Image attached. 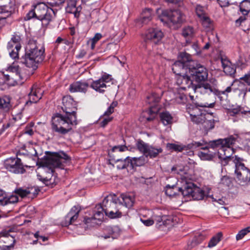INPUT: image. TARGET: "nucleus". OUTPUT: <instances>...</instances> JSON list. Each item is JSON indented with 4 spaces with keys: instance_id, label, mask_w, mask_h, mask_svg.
I'll return each instance as SVG.
<instances>
[{
    "instance_id": "29",
    "label": "nucleus",
    "mask_w": 250,
    "mask_h": 250,
    "mask_svg": "<svg viewBox=\"0 0 250 250\" xmlns=\"http://www.w3.org/2000/svg\"><path fill=\"white\" fill-rule=\"evenodd\" d=\"M107 231L109 233L108 235L104 234L102 235L101 237L104 239H107L110 237L112 239H115L119 236L121 231L120 229L117 226L109 227L107 228Z\"/></svg>"
},
{
    "instance_id": "55",
    "label": "nucleus",
    "mask_w": 250,
    "mask_h": 250,
    "mask_svg": "<svg viewBox=\"0 0 250 250\" xmlns=\"http://www.w3.org/2000/svg\"><path fill=\"white\" fill-rule=\"evenodd\" d=\"M195 10L197 15L200 18L206 15L205 12L204 7L200 5H197L196 6Z\"/></svg>"
},
{
    "instance_id": "46",
    "label": "nucleus",
    "mask_w": 250,
    "mask_h": 250,
    "mask_svg": "<svg viewBox=\"0 0 250 250\" xmlns=\"http://www.w3.org/2000/svg\"><path fill=\"white\" fill-rule=\"evenodd\" d=\"M175 100L178 104H185L187 101V97L183 93L178 92L175 94Z\"/></svg>"
},
{
    "instance_id": "34",
    "label": "nucleus",
    "mask_w": 250,
    "mask_h": 250,
    "mask_svg": "<svg viewBox=\"0 0 250 250\" xmlns=\"http://www.w3.org/2000/svg\"><path fill=\"white\" fill-rule=\"evenodd\" d=\"M153 14L150 9H145L142 13L141 22L143 24H147L151 20Z\"/></svg>"
},
{
    "instance_id": "31",
    "label": "nucleus",
    "mask_w": 250,
    "mask_h": 250,
    "mask_svg": "<svg viewBox=\"0 0 250 250\" xmlns=\"http://www.w3.org/2000/svg\"><path fill=\"white\" fill-rule=\"evenodd\" d=\"M112 160H114L116 163H118L119 164L117 165V167L119 169L125 168L129 166H131V158L129 157H127L124 159H116L113 158Z\"/></svg>"
},
{
    "instance_id": "15",
    "label": "nucleus",
    "mask_w": 250,
    "mask_h": 250,
    "mask_svg": "<svg viewBox=\"0 0 250 250\" xmlns=\"http://www.w3.org/2000/svg\"><path fill=\"white\" fill-rule=\"evenodd\" d=\"M216 84L210 83L208 82H202L195 84L193 87V90L196 93L201 94H210L212 93L216 94L217 90L215 88Z\"/></svg>"
},
{
    "instance_id": "32",
    "label": "nucleus",
    "mask_w": 250,
    "mask_h": 250,
    "mask_svg": "<svg viewBox=\"0 0 250 250\" xmlns=\"http://www.w3.org/2000/svg\"><path fill=\"white\" fill-rule=\"evenodd\" d=\"M11 107L10 99L8 96H4L0 97V109L7 112Z\"/></svg>"
},
{
    "instance_id": "63",
    "label": "nucleus",
    "mask_w": 250,
    "mask_h": 250,
    "mask_svg": "<svg viewBox=\"0 0 250 250\" xmlns=\"http://www.w3.org/2000/svg\"><path fill=\"white\" fill-rule=\"evenodd\" d=\"M224 71L226 74L231 75L234 73L235 69L232 66V64H231V65L228 66L226 68H224Z\"/></svg>"
},
{
    "instance_id": "16",
    "label": "nucleus",
    "mask_w": 250,
    "mask_h": 250,
    "mask_svg": "<svg viewBox=\"0 0 250 250\" xmlns=\"http://www.w3.org/2000/svg\"><path fill=\"white\" fill-rule=\"evenodd\" d=\"M188 113L190 115L191 120L197 124H202L207 119V114L205 112H202L200 109L195 107L191 109H190L188 111Z\"/></svg>"
},
{
    "instance_id": "23",
    "label": "nucleus",
    "mask_w": 250,
    "mask_h": 250,
    "mask_svg": "<svg viewBox=\"0 0 250 250\" xmlns=\"http://www.w3.org/2000/svg\"><path fill=\"white\" fill-rule=\"evenodd\" d=\"M56 14V11L48 6L47 9L43 14V16H41L39 20L41 21L42 24L47 26L54 19Z\"/></svg>"
},
{
    "instance_id": "54",
    "label": "nucleus",
    "mask_w": 250,
    "mask_h": 250,
    "mask_svg": "<svg viewBox=\"0 0 250 250\" xmlns=\"http://www.w3.org/2000/svg\"><path fill=\"white\" fill-rule=\"evenodd\" d=\"M209 146L210 147L212 148H222V142L221 139H218L216 140H213L212 141H210L209 143Z\"/></svg>"
},
{
    "instance_id": "1",
    "label": "nucleus",
    "mask_w": 250,
    "mask_h": 250,
    "mask_svg": "<svg viewBox=\"0 0 250 250\" xmlns=\"http://www.w3.org/2000/svg\"><path fill=\"white\" fill-rule=\"evenodd\" d=\"M70 158L63 151L50 153L45 160V163L47 167H49V172L47 175H42L38 174V179L42 181L46 186H53L54 179H53V169L52 168L59 167L63 168L64 164L70 161Z\"/></svg>"
},
{
    "instance_id": "5",
    "label": "nucleus",
    "mask_w": 250,
    "mask_h": 250,
    "mask_svg": "<svg viewBox=\"0 0 250 250\" xmlns=\"http://www.w3.org/2000/svg\"><path fill=\"white\" fill-rule=\"evenodd\" d=\"M161 14L159 16V19L164 23L170 22L173 24L182 23L185 20L184 15L179 10H161L157 9V13Z\"/></svg>"
},
{
    "instance_id": "41",
    "label": "nucleus",
    "mask_w": 250,
    "mask_h": 250,
    "mask_svg": "<svg viewBox=\"0 0 250 250\" xmlns=\"http://www.w3.org/2000/svg\"><path fill=\"white\" fill-rule=\"evenodd\" d=\"M223 234L222 232H218L215 235L213 236L208 243V247L212 248L215 246L222 239Z\"/></svg>"
},
{
    "instance_id": "59",
    "label": "nucleus",
    "mask_w": 250,
    "mask_h": 250,
    "mask_svg": "<svg viewBox=\"0 0 250 250\" xmlns=\"http://www.w3.org/2000/svg\"><path fill=\"white\" fill-rule=\"evenodd\" d=\"M171 170L177 174H182L184 173L185 168L183 166L176 165L172 167Z\"/></svg>"
},
{
    "instance_id": "43",
    "label": "nucleus",
    "mask_w": 250,
    "mask_h": 250,
    "mask_svg": "<svg viewBox=\"0 0 250 250\" xmlns=\"http://www.w3.org/2000/svg\"><path fill=\"white\" fill-rule=\"evenodd\" d=\"M207 119L203 122L202 125H203L204 128L208 131V130L214 128V119H211L208 120V115L207 114Z\"/></svg>"
},
{
    "instance_id": "10",
    "label": "nucleus",
    "mask_w": 250,
    "mask_h": 250,
    "mask_svg": "<svg viewBox=\"0 0 250 250\" xmlns=\"http://www.w3.org/2000/svg\"><path fill=\"white\" fill-rule=\"evenodd\" d=\"M4 167L15 174H22L25 171L21 160L18 158H9L4 161Z\"/></svg>"
},
{
    "instance_id": "26",
    "label": "nucleus",
    "mask_w": 250,
    "mask_h": 250,
    "mask_svg": "<svg viewBox=\"0 0 250 250\" xmlns=\"http://www.w3.org/2000/svg\"><path fill=\"white\" fill-rule=\"evenodd\" d=\"M172 69L173 72L178 76L184 74L185 72H187V70H189V67L186 64L182 63L181 62L176 61L173 64Z\"/></svg>"
},
{
    "instance_id": "7",
    "label": "nucleus",
    "mask_w": 250,
    "mask_h": 250,
    "mask_svg": "<svg viewBox=\"0 0 250 250\" xmlns=\"http://www.w3.org/2000/svg\"><path fill=\"white\" fill-rule=\"evenodd\" d=\"M237 138L231 136L224 139H221L222 148L218 149V157L220 159L223 160L227 163V161L230 159V157L233 152L232 146L236 141Z\"/></svg>"
},
{
    "instance_id": "19",
    "label": "nucleus",
    "mask_w": 250,
    "mask_h": 250,
    "mask_svg": "<svg viewBox=\"0 0 250 250\" xmlns=\"http://www.w3.org/2000/svg\"><path fill=\"white\" fill-rule=\"evenodd\" d=\"M176 83L180 86V88L183 90L189 88L193 90V87L195 85V84H193L190 77L185 74L177 77Z\"/></svg>"
},
{
    "instance_id": "47",
    "label": "nucleus",
    "mask_w": 250,
    "mask_h": 250,
    "mask_svg": "<svg viewBox=\"0 0 250 250\" xmlns=\"http://www.w3.org/2000/svg\"><path fill=\"white\" fill-rule=\"evenodd\" d=\"M18 197L17 195H12L9 197H4L2 206L7 205L9 204H14L18 201Z\"/></svg>"
},
{
    "instance_id": "18",
    "label": "nucleus",
    "mask_w": 250,
    "mask_h": 250,
    "mask_svg": "<svg viewBox=\"0 0 250 250\" xmlns=\"http://www.w3.org/2000/svg\"><path fill=\"white\" fill-rule=\"evenodd\" d=\"M163 36V33L159 29L150 28L147 30L146 33L145 40L157 43L161 40Z\"/></svg>"
},
{
    "instance_id": "45",
    "label": "nucleus",
    "mask_w": 250,
    "mask_h": 250,
    "mask_svg": "<svg viewBox=\"0 0 250 250\" xmlns=\"http://www.w3.org/2000/svg\"><path fill=\"white\" fill-rule=\"evenodd\" d=\"M21 41V37L18 35H14L11 38V41L9 42V44L11 45L12 43H14L15 45V49H20L21 45L20 42Z\"/></svg>"
},
{
    "instance_id": "57",
    "label": "nucleus",
    "mask_w": 250,
    "mask_h": 250,
    "mask_svg": "<svg viewBox=\"0 0 250 250\" xmlns=\"http://www.w3.org/2000/svg\"><path fill=\"white\" fill-rule=\"evenodd\" d=\"M243 107L240 106H238L236 108H234L231 109H229L228 111V113L230 116H235L236 114L240 113L242 115V110H243Z\"/></svg>"
},
{
    "instance_id": "9",
    "label": "nucleus",
    "mask_w": 250,
    "mask_h": 250,
    "mask_svg": "<svg viewBox=\"0 0 250 250\" xmlns=\"http://www.w3.org/2000/svg\"><path fill=\"white\" fill-rule=\"evenodd\" d=\"M189 73L197 83L205 82L208 78V71L203 65L198 64L195 67H189Z\"/></svg>"
},
{
    "instance_id": "38",
    "label": "nucleus",
    "mask_w": 250,
    "mask_h": 250,
    "mask_svg": "<svg viewBox=\"0 0 250 250\" xmlns=\"http://www.w3.org/2000/svg\"><path fill=\"white\" fill-rule=\"evenodd\" d=\"M142 156L140 157H134L131 158V167H140L144 165L146 162V158Z\"/></svg>"
},
{
    "instance_id": "64",
    "label": "nucleus",
    "mask_w": 250,
    "mask_h": 250,
    "mask_svg": "<svg viewBox=\"0 0 250 250\" xmlns=\"http://www.w3.org/2000/svg\"><path fill=\"white\" fill-rule=\"evenodd\" d=\"M140 220L146 226H150L154 224V220L151 219H144L141 218Z\"/></svg>"
},
{
    "instance_id": "27",
    "label": "nucleus",
    "mask_w": 250,
    "mask_h": 250,
    "mask_svg": "<svg viewBox=\"0 0 250 250\" xmlns=\"http://www.w3.org/2000/svg\"><path fill=\"white\" fill-rule=\"evenodd\" d=\"M154 222L155 221L157 223H163L164 225H173L172 222L174 220L176 221L177 217H172V216H158V215H153V216Z\"/></svg>"
},
{
    "instance_id": "52",
    "label": "nucleus",
    "mask_w": 250,
    "mask_h": 250,
    "mask_svg": "<svg viewBox=\"0 0 250 250\" xmlns=\"http://www.w3.org/2000/svg\"><path fill=\"white\" fill-rule=\"evenodd\" d=\"M249 232H250V226L242 229L238 232L236 236L237 240L242 239Z\"/></svg>"
},
{
    "instance_id": "25",
    "label": "nucleus",
    "mask_w": 250,
    "mask_h": 250,
    "mask_svg": "<svg viewBox=\"0 0 250 250\" xmlns=\"http://www.w3.org/2000/svg\"><path fill=\"white\" fill-rule=\"evenodd\" d=\"M81 208L78 206L73 207L67 214L65 220L69 222V224H72L78 218Z\"/></svg>"
},
{
    "instance_id": "60",
    "label": "nucleus",
    "mask_w": 250,
    "mask_h": 250,
    "mask_svg": "<svg viewBox=\"0 0 250 250\" xmlns=\"http://www.w3.org/2000/svg\"><path fill=\"white\" fill-rule=\"evenodd\" d=\"M220 59L223 69L228 66L231 65V62L226 56H221Z\"/></svg>"
},
{
    "instance_id": "11",
    "label": "nucleus",
    "mask_w": 250,
    "mask_h": 250,
    "mask_svg": "<svg viewBox=\"0 0 250 250\" xmlns=\"http://www.w3.org/2000/svg\"><path fill=\"white\" fill-rule=\"evenodd\" d=\"M111 75L105 73L98 80L93 81L90 87L98 92L103 93L105 89L109 86V83H113Z\"/></svg>"
},
{
    "instance_id": "50",
    "label": "nucleus",
    "mask_w": 250,
    "mask_h": 250,
    "mask_svg": "<svg viewBox=\"0 0 250 250\" xmlns=\"http://www.w3.org/2000/svg\"><path fill=\"white\" fill-rule=\"evenodd\" d=\"M167 147L169 149L173 150L174 151L179 152L182 151L185 148V147L183 146L170 143L167 144Z\"/></svg>"
},
{
    "instance_id": "2",
    "label": "nucleus",
    "mask_w": 250,
    "mask_h": 250,
    "mask_svg": "<svg viewBox=\"0 0 250 250\" xmlns=\"http://www.w3.org/2000/svg\"><path fill=\"white\" fill-rule=\"evenodd\" d=\"M45 49L43 45L36 41L30 40L26 48L25 57L22 63L27 67L36 69L44 59Z\"/></svg>"
},
{
    "instance_id": "35",
    "label": "nucleus",
    "mask_w": 250,
    "mask_h": 250,
    "mask_svg": "<svg viewBox=\"0 0 250 250\" xmlns=\"http://www.w3.org/2000/svg\"><path fill=\"white\" fill-rule=\"evenodd\" d=\"M160 118L162 123L165 125H170L172 123L173 117L167 111H164L160 114Z\"/></svg>"
},
{
    "instance_id": "40",
    "label": "nucleus",
    "mask_w": 250,
    "mask_h": 250,
    "mask_svg": "<svg viewBox=\"0 0 250 250\" xmlns=\"http://www.w3.org/2000/svg\"><path fill=\"white\" fill-rule=\"evenodd\" d=\"M204 191L199 188H194L193 189L191 197L193 200H200L204 198Z\"/></svg>"
},
{
    "instance_id": "3",
    "label": "nucleus",
    "mask_w": 250,
    "mask_h": 250,
    "mask_svg": "<svg viewBox=\"0 0 250 250\" xmlns=\"http://www.w3.org/2000/svg\"><path fill=\"white\" fill-rule=\"evenodd\" d=\"M77 124V116L57 114L52 117L51 125L53 131L61 134H65Z\"/></svg>"
},
{
    "instance_id": "44",
    "label": "nucleus",
    "mask_w": 250,
    "mask_h": 250,
    "mask_svg": "<svg viewBox=\"0 0 250 250\" xmlns=\"http://www.w3.org/2000/svg\"><path fill=\"white\" fill-rule=\"evenodd\" d=\"M176 191H178V188L177 187H170L168 185L166 187L165 193L167 196L172 197L176 195Z\"/></svg>"
},
{
    "instance_id": "51",
    "label": "nucleus",
    "mask_w": 250,
    "mask_h": 250,
    "mask_svg": "<svg viewBox=\"0 0 250 250\" xmlns=\"http://www.w3.org/2000/svg\"><path fill=\"white\" fill-rule=\"evenodd\" d=\"M126 150H127V147L125 145L114 146V147H112L111 151L109 152V155L110 157L111 158L112 157V152H115L117 150H118L120 152H123Z\"/></svg>"
},
{
    "instance_id": "22",
    "label": "nucleus",
    "mask_w": 250,
    "mask_h": 250,
    "mask_svg": "<svg viewBox=\"0 0 250 250\" xmlns=\"http://www.w3.org/2000/svg\"><path fill=\"white\" fill-rule=\"evenodd\" d=\"M43 93V90L40 88L37 87L36 86H34L32 87L31 91L28 94L29 101L31 103H36L42 97Z\"/></svg>"
},
{
    "instance_id": "39",
    "label": "nucleus",
    "mask_w": 250,
    "mask_h": 250,
    "mask_svg": "<svg viewBox=\"0 0 250 250\" xmlns=\"http://www.w3.org/2000/svg\"><path fill=\"white\" fill-rule=\"evenodd\" d=\"M240 9L244 16L247 15L250 11V1L248 0H243L240 3Z\"/></svg>"
},
{
    "instance_id": "12",
    "label": "nucleus",
    "mask_w": 250,
    "mask_h": 250,
    "mask_svg": "<svg viewBox=\"0 0 250 250\" xmlns=\"http://www.w3.org/2000/svg\"><path fill=\"white\" fill-rule=\"evenodd\" d=\"M136 146L141 152H143L146 157L155 158L163 151L161 147H155L152 146H149L145 143L143 141L139 140L137 142Z\"/></svg>"
},
{
    "instance_id": "56",
    "label": "nucleus",
    "mask_w": 250,
    "mask_h": 250,
    "mask_svg": "<svg viewBox=\"0 0 250 250\" xmlns=\"http://www.w3.org/2000/svg\"><path fill=\"white\" fill-rule=\"evenodd\" d=\"M200 19L204 27L206 28H209L210 27L211 24V20L207 15L201 18Z\"/></svg>"
},
{
    "instance_id": "62",
    "label": "nucleus",
    "mask_w": 250,
    "mask_h": 250,
    "mask_svg": "<svg viewBox=\"0 0 250 250\" xmlns=\"http://www.w3.org/2000/svg\"><path fill=\"white\" fill-rule=\"evenodd\" d=\"M20 50V49H11L10 50H8L10 56L14 59L18 58V57H19L18 52Z\"/></svg>"
},
{
    "instance_id": "28",
    "label": "nucleus",
    "mask_w": 250,
    "mask_h": 250,
    "mask_svg": "<svg viewBox=\"0 0 250 250\" xmlns=\"http://www.w3.org/2000/svg\"><path fill=\"white\" fill-rule=\"evenodd\" d=\"M104 207L102 204L97 205L93 210V216L95 220L101 221L104 218L103 211Z\"/></svg>"
},
{
    "instance_id": "61",
    "label": "nucleus",
    "mask_w": 250,
    "mask_h": 250,
    "mask_svg": "<svg viewBox=\"0 0 250 250\" xmlns=\"http://www.w3.org/2000/svg\"><path fill=\"white\" fill-rule=\"evenodd\" d=\"M241 80L244 81L249 85H250V71L246 74L243 77L240 78ZM248 91L250 92V87L248 90Z\"/></svg>"
},
{
    "instance_id": "14",
    "label": "nucleus",
    "mask_w": 250,
    "mask_h": 250,
    "mask_svg": "<svg viewBox=\"0 0 250 250\" xmlns=\"http://www.w3.org/2000/svg\"><path fill=\"white\" fill-rule=\"evenodd\" d=\"M33 8L26 15L24 19L26 21L35 18L39 20L48 7L45 3L40 2L33 6Z\"/></svg>"
},
{
    "instance_id": "48",
    "label": "nucleus",
    "mask_w": 250,
    "mask_h": 250,
    "mask_svg": "<svg viewBox=\"0 0 250 250\" xmlns=\"http://www.w3.org/2000/svg\"><path fill=\"white\" fill-rule=\"evenodd\" d=\"M160 97L156 93H153L147 97V103L150 104H154L155 103L159 102Z\"/></svg>"
},
{
    "instance_id": "13",
    "label": "nucleus",
    "mask_w": 250,
    "mask_h": 250,
    "mask_svg": "<svg viewBox=\"0 0 250 250\" xmlns=\"http://www.w3.org/2000/svg\"><path fill=\"white\" fill-rule=\"evenodd\" d=\"M62 109L65 114L76 116L77 103L70 96H65L62 99Z\"/></svg>"
},
{
    "instance_id": "42",
    "label": "nucleus",
    "mask_w": 250,
    "mask_h": 250,
    "mask_svg": "<svg viewBox=\"0 0 250 250\" xmlns=\"http://www.w3.org/2000/svg\"><path fill=\"white\" fill-rule=\"evenodd\" d=\"M103 36L101 33H96L93 38L89 39L87 44L90 45V48L92 50L95 48L96 43L102 38Z\"/></svg>"
},
{
    "instance_id": "8",
    "label": "nucleus",
    "mask_w": 250,
    "mask_h": 250,
    "mask_svg": "<svg viewBox=\"0 0 250 250\" xmlns=\"http://www.w3.org/2000/svg\"><path fill=\"white\" fill-rule=\"evenodd\" d=\"M235 165V172L240 182L246 183L250 180V170L242 163L243 159L238 156L232 157Z\"/></svg>"
},
{
    "instance_id": "37",
    "label": "nucleus",
    "mask_w": 250,
    "mask_h": 250,
    "mask_svg": "<svg viewBox=\"0 0 250 250\" xmlns=\"http://www.w3.org/2000/svg\"><path fill=\"white\" fill-rule=\"evenodd\" d=\"M67 5L65 8V10L67 13L74 14L75 16L76 17L78 14V8L77 7V4L73 1H70L67 0Z\"/></svg>"
},
{
    "instance_id": "58",
    "label": "nucleus",
    "mask_w": 250,
    "mask_h": 250,
    "mask_svg": "<svg viewBox=\"0 0 250 250\" xmlns=\"http://www.w3.org/2000/svg\"><path fill=\"white\" fill-rule=\"evenodd\" d=\"M204 141L201 142H193L191 143L190 145L191 146V147L192 148H196L197 147H202L201 148L206 150L208 148L207 146L204 147L203 146L204 145Z\"/></svg>"
},
{
    "instance_id": "53",
    "label": "nucleus",
    "mask_w": 250,
    "mask_h": 250,
    "mask_svg": "<svg viewBox=\"0 0 250 250\" xmlns=\"http://www.w3.org/2000/svg\"><path fill=\"white\" fill-rule=\"evenodd\" d=\"M7 84V77L5 71H0V89L2 90L4 84Z\"/></svg>"
},
{
    "instance_id": "4",
    "label": "nucleus",
    "mask_w": 250,
    "mask_h": 250,
    "mask_svg": "<svg viewBox=\"0 0 250 250\" xmlns=\"http://www.w3.org/2000/svg\"><path fill=\"white\" fill-rule=\"evenodd\" d=\"M117 197L115 195H108L104 198L103 201V206L104 207V212L106 216L111 219L121 217L123 212L118 205Z\"/></svg>"
},
{
    "instance_id": "36",
    "label": "nucleus",
    "mask_w": 250,
    "mask_h": 250,
    "mask_svg": "<svg viewBox=\"0 0 250 250\" xmlns=\"http://www.w3.org/2000/svg\"><path fill=\"white\" fill-rule=\"evenodd\" d=\"M192 186V184H188L185 186L184 188H178V191L181 193L184 197H191L193 189Z\"/></svg>"
},
{
    "instance_id": "33",
    "label": "nucleus",
    "mask_w": 250,
    "mask_h": 250,
    "mask_svg": "<svg viewBox=\"0 0 250 250\" xmlns=\"http://www.w3.org/2000/svg\"><path fill=\"white\" fill-rule=\"evenodd\" d=\"M178 62L186 64L188 67H191L190 63L192 62L191 56L186 52H181L178 57Z\"/></svg>"
},
{
    "instance_id": "6",
    "label": "nucleus",
    "mask_w": 250,
    "mask_h": 250,
    "mask_svg": "<svg viewBox=\"0 0 250 250\" xmlns=\"http://www.w3.org/2000/svg\"><path fill=\"white\" fill-rule=\"evenodd\" d=\"M7 77V85L14 86L17 84H21L25 80V77L21 73V69L18 65H13L9 67L5 71Z\"/></svg>"
},
{
    "instance_id": "20",
    "label": "nucleus",
    "mask_w": 250,
    "mask_h": 250,
    "mask_svg": "<svg viewBox=\"0 0 250 250\" xmlns=\"http://www.w3.org/2000/svg\"><path fill=\"white\" fill-rule=\"evenodd\" d=\"M119 203L124 205L127 208H131L135 202V197L132 193L122 194L119 197H117Z\"/></svg>"
},
{
    "instance_id": "24",
    "label": "nucleus",
    "mask_w": 250,
    "mask_h": 250,
    "mask_svg": "<svg viewBox=\"0 0 250 250\" xmlns=\"http://www.w3.org/2000/svg\"><path fill=\"white\" fill-rule=\"evenodd\" d=\"M12 14V8L8 5L0 6V29L4 24V20Z\"/></svg>"
},
{
    "instance_id": "30",
    "label": "nucleus",
    "mask_w": 250,
    "mask_h": 250,
    "mask_svg": "<svg viewBox=\"0 0 250 250\" xmlns=\"http://www.w3.org/2000/svg\"><path fill=\"white\" fill-rule=\"evenodd\" d=\"M194 30L192 27L188 26L183 28L182 35L186 39L187 42H190V39L193 37Z\"/></svg>"
},
{
    "instance_id": "21",
    "label": "nucleus",
    "mask_w": 250,
    "mask_h": 250,
    "mask_svg": "<svg viewBox=\"0 0 250 250\" xmlns=\"http://www.w3.org/2000/svg\"><path fill=\"white\" fill-rule=\"evenodd\" d=\"M89 87V85L85 81L75 82L69 86V90L71 92L85 93Z\"/></svg>"
},
{
    "instance_id": "17",
    "label": "nucleus",
    "mask_w": 250,
    "mask_h": 250,
    "mask_svg": "<svg viewBox=\"0 0 250 250\" xmlns=\"http://www.w3.org/2000/svg\"><path fill=\"white\" fill-rule=\"evenodd\" d=\"M15 193L22 198L26 197L33 198L38 194V190L36 187H33L18 188L15 189Z\"/></svg>"
},
{
    "instance_id": "49",
    "label": "nucleus",
    "mask_w": 250,
    "mask_h": 250,
    "mask_svg": "<svg viewBox=\"0 0 250 250\" xmlns=\"http://www.w3.org/2000/svg\"><path fill=\"white\" fill-rule=\"evenodd\" d=\"M214 153H210L209 151L207 152L200 151L198 153V156L202 160H210L214 157Z\"/></svg>"
}]
</instances>
